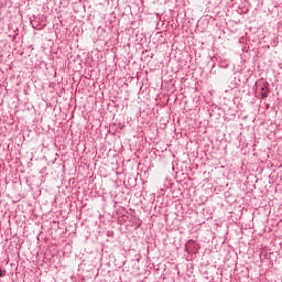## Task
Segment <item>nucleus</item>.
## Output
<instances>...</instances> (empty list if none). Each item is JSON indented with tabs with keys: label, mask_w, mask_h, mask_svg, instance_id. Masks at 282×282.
Returning a JSON list of instances; mask_svg holds the SVG:
<instances>
[{
	"label": "nucleus",
	"mask_w": 282,
	"mask_h": 282,
	"mask_svg": "<svg viewBox=\"0 0 282 282\" xmlns=\"http://www.w3.org/2000/svg\"><path fill=\"white\" fill-rule=\"evenodd\" d=\"M31 25L34 30H39V24L34 21H31Z\"/></svg>",
	"instance_id": "f257e3e1"
},
{
	"label": "nucleus",
	"mask_w": 282,
	"mask_h": 282,
	"mask_svg": "<svg viewBox=\"0 0 282 282\" xmlns=\"http://www.w3.org/2000/svg\"><path fill=\"white\" fill-rule=\"evenodd\" d=\"M6 275V270L1 269L0 268V278Z\"/></svg>",
	"instance_id": "f03ea898"
},
{
	"label": "nucleus",
	"mask_w": 282,
	"mask_h": 282,
	"mask_svg": "<svg viewBox=\"0 0 282 282\" xmlns=\"http://www.w3.org/2000/svg\"><path fill=\"white\" fill-rule=\"evenodd\" d=\"M261 98H262V100L265 99V98H268V93H262V94H261Z\"/></svg>",
	"instance_id": "7ed1b4c3"
},
{
	"label": "nucleus",
	"mask_w": 282,
	"mask_h": 282,
	"mask_svg": "<svg viewBox=\"0 0 282 282\" xmlns=\"http://www.w3.org/2000/svg\"><path fill=\"white\" fill-rule=\"evenodd\" d=\"M263 89H265V87H262L261 90L263 91Z\"/></svg>",
	"instance_id": "20e7f679"
},
{
	"label": "nucleus",
	"mask_w": 282,
	"mask_h": 282,
	"mask_svg": "<svg viewBox=\"0 0 282 282\" xmlns=\"http://www.w3.org/2000/svg\"><path fill=\"white\" fill-rule=\"evenodd\" d=\"M185 250H188V247H187V246L185 247Z\"/></svg>",
	"instance_id": "39448f33"
}]
</instances>
